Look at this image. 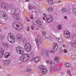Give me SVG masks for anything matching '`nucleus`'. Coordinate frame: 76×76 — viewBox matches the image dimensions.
I'll return each mask as SVG.
<instances>
[{"label": "nucleus", "mask_w": 76, "mask_h": 76, "mask_svg": "<svg viewBox=\"0 0 76 76\" xmlns=\"http://www.w3.org/2000/svg\"><path fill=\"white\" fill-rule=\"evenodd\" d=\"M12 10V13H14V14L13 15V16L16 20H20V16L19 14L20 13V10L18 9L13 8Z\"/></svg>", "instance_id": "obj_1"}, {"label": "nucleus", "mask_w": 76, "mask_h": 76, "mask_svg": "<svg viewBox=\"0 0 76 76\" xmlns=\"http://www.w3.org/2000/svg\"><path fill=\"white\" fill-rule=\"evenodd\" d=\"M8 39L10 43H13L15 41V37L12 33H10L8 35Z\"/></svg>", "instance_id": "obj_2"}, {"label": "nucleus", "mask_w": 76, "mask_h": 76, "mask_svg": "<svg viewBox=\"0 0 76 76\" xmlns=\"http://www.w3.org/2000/svg\"><path fill=\"white\" fill-rule=\"evenodd\" d=\"M16 51L17 53L20 55H23L24 54V50L20 46H18L16 48Z\"/></svg>", "instance_id": "obj_3"}, {"label": "nucleus", "mask_w": 76, "mask_h": 76, "mask_svg": "<svg viewBox=\"0 0 76 76\" xmlns=\"http://www.w3.org/2000/svg\"><path fill=\"white\" fill-rule=\"evenodd\" d=\"M0 17L1 18L4 19H7L8 18V16H7V14L6 12L3 10L0 11Z\"/></svg>", "instance_id": "obj_4"}, {"label": "nucleus", "mask_w": 76, "mask_h": 76, "mask_svg": "<svg viewBox=\"0 0 76 76\" xmlns=\"http://www.w3.org/2000/svg\"><path fill=\"white\" fill-rule=\"evenodd\" d=\"M13 26L14 28L17 30H21L22 29V25L19 23L14 24Z\"/></svg>", "instance_id": "obj_5"}, {"label": "nucleus", "mask_w": 76, "mask_h": 76, "mask_svg": "<svg viewBox=\"0 0 76 76\" xmlns=\"http://www.w3.org/2000/svg\"><path fill=\"white\" fill-rule=\"evenodd\" d=\"M25 50L27 52H29L31 50V45L28 43H27L25 46Z\"/></svg>", "instance_id": "obj_6"}, {"label": "nucleus", "mask_w": 76, "mask_h": 76, "mask_svg": "<svg viewBox=\"0 0 76 76\" xmlns=\"http://www.w3.org/2000/svg\"><path fill=\"white\" fill-rule=\"evenodd\" d=\"M33 22V23L34 24V25H37V24L38 23V25L39 26L40 28L42 27V23L41 22V21L40 20H34Z\"/></svg>", "instance_id": "obj_7"}, {"label": "nucleus", "mask_w": 76, "mask_h": 76, "mask_svg": "<svg viewBox=\"0 0 76 76\" xmlns=\"http://www.w3.org/2000/svg\"><path fill=\"white\" fill-rule=\"evenodd\" d=\"M64 36L66 38H69L70 37V33L67 30L65 31L64 32Z\"/></svg>", "instance_id": "obj_8"}, {"label": "nucleus", "mask_w": 76, "mask_h": 76, "mask_svg": "<svg viewBox=\"0 0 76 76\" xmlns=\"http://www.w3.org/2000/svg\"><path fill=\"white\" fill-rule=\"evenodd\" d=\"M1 7L2 8L5 9H7L9 7V4H6V3H2L1 5Z\"/></svg>", "instance_id": "obj_9"}, {"label": "nucleus", "mask_w": 76, "mask_h": 76, "mask_svg": "<svg viewBox=\"0 0 76 76\" xmlns=\"http://www.w3.org/2000/svg\"><path fill=\"white\" fill-rule=\"evenodd\" d=\"M53 45L54 47L53 48V50L54 51H57V50L58 49L57 44L56 43H54Z\"/></svg>", "instance_id": "obj_10"}, {"label": "nucleus", "mask_w": 76, "mask_h": 76, "mask_svg": "<svg viewBox=\"0 0 76 76\" xmlns=\"http://www.w3.org/2000/svg\"><path fill=\"white\" fill-rule=\"evenodd\" d=\"M28 7L29 9V10H32V8H33L34 9H35V10H36V9H37V7L33 4L31 6V4H29Z\"/></svg>", "instance_id": "obj_11"}, {"label": "nucleus", "mask_w": 76, "mask_h": 76, "mask_svg": "<svg viewBox=\"0 0 76 76\" xmlns=\"http://www.w3.org/2000/svg\"><path fill=\"white\" fill-rule=\"evenodd\" d=\"M29 60L28 58H24L21 56L19 58V60L21 61H26Z\"/></svg>", "instance_id": "obj_12"}, {"label": "nucleus", "mask_w": 76, "mask_h": 76, "mask_svg": "<svg viewBox=\"0 0 76 76\" xmlns=\"http://www.w3.org/2000/svg\"><path fill=\"white\" fill-rule=\"evenodd\" d=\"M17 39L19 41H22V37L23 36L22 35H21L20 34H18L17 35Z\"/></svg>", "instance_id": "obj_13"}, {"label": "nucleus", "mask_w": 76, "mask_h": 76, "mask_svg": "<svg viewBox=\"0 0 76 76\" xmlns=\"http://www.w3.org/2000/svg\"><path fill=\"white\" fill-rule=\"evenodd\" d=\"M10 63V60L9 59H7L4 61V64L5 66H8Z\"/></svg>", "instance_id": "obj_14"}, {"label": "nucleus", "mask_w": 76, "mask_h": 76, "mask_svg": "<svg viewBox=\"0 0 76 76\" xmlns=\"http://www.w3.org/2000/svg\"><path fill=\"white\" fill-rule=\"evenodd\" d=\"M48 72L47 69L44 67L42 69V72H41V73L42 75H45V73H47Z\"/></svg>", "instance_id": "obj_15"}, {"label": "nucleus", "mask_w": 76, "mask_h": 76, "mask_svg": "<svg viewBox=\"0 0 76 76\" xmlns=\"http://www.w3.org/2000/svg\"><path fill=\"white\" fill-rule=\"evenodd\" d=\"M21 57H24V58H29V55L27 53L24 54L23 55H22Z\"/></svg>", "instance_id": "obj_16"}, {"label": "nucleus", "mask_w": 76, "mask_h": 76, "mask_svg": "<svg viewBox=\"0 0 76 76\" xmlns=\"http://www.w3.org/2000/svg\"><path fill=\"white\" fill-rule=\"evenodd\" d=\"M41 60V58L39 57H37L34 59V61L36 63H37Z\"/></svg>", "instance_id": "obj_17"}, {"label": "nucleus", "mask_w": 76, "mask_h": 76, "mask_svg": "<svg viewBox=\"0 0 76 76\" xmlns=\"http://www.w3.org/2000/svg\"><path fill=\"white\" fill-rule=\"evenodd\" d=\"M56 63H58V64L60 63L59 60H60V58L59 57H56L54 59Z\"/></svg>", "instance_id": "obj_18"}, {"label": "nucleus", "mask_w": 76, "mask_h": 76, "mask_svg": "<svg viewBox=\"0 0 76 76\" xmlns=\"http://www.w3.org/2000/svg\"><path fill=\"white\" fill-rule=\"evenodd\" d=\"M3 46H4L6 50H7L8 49V48L9 47V45L7 43H4L3 44Z\"/></svg>", "instance_id": "obj_19"}, {"label": "nucleus", "mask_w": 76, "mask_h": 76, "mask_svg": "<svg viewBox=\"0 0 76 76\" xmlns=\"http://www.w3.org/2000/svg\"><path fill=\"white\" fill-rule=\"evenodd\" d=\"M4 50H2L0 51V57H2L4 55Z\"/></svg>", "instance_id": "obj_20"}, {"label": "nucleus", "mask_w": 76, "mask_h": 76, "mask_svg": "<svg viewBox=\"0 0 76 76\" xmlns=\"http://www.w3.org/2000/svg\"><path fill=\"white\" fill-rule=\"evenodd\" d=\"M47 1L48 2V4L53 5V0H47Z\"/></svg>", "instance_id": "obj_21"}, {"label": "nucleus", "mask_w": 76, "mask_h": 76, "mask_svg": "<svg viewBox=\"0 0 76 76\" xmlns=\"http://www.w3.org/2000/svg\"><path fill=\"white\" fill-rule=\"evenodd\" d=\"M53 19H46V21L48 23H51V22H52Z\"/></svg>", "instance_id": "obj_22"}, {"label": "nucleus", "mask_w": 76, "mask_h": 76, "mask_svg": "<svg viewBox=\"0 0 76 76\" xmlns=\"http://www.w3.org/2000/svg\"><path fill=\"white\" fill-rule=\"evenodd\" d=\"M9 7L10 10H12H12H13V9H15L13 8V5L12 4H10V5L9 6Z\"/></svg>", "instance_id": "obj_23"}, {"label": "nucleus", "mask_w": 76, "mask_h": 76, "mask_svg": "<svg viewBox=\"0 0 76 76\" xmlns=\"http://www.w3.org/2000/svg\"><path fill=\"white\" fill-rule=\"evenodd\" d=\"M53 19V17L50 15H48L46 16V19Z\"/></svg>", "instance_id": "obj_24"}, {"label": "nucleus", "mask_w": 76, "mask_h": 76, "mask_svg": "<svg viewBox=\"0 0 76 76\" xmlns=\"http://www.w3.org/2000/svg\"><path fill=\"white\" fill-rule=\"evenodd\" d=\"M10 55V53H6L5 54L4 57L5 58H7Z\"/></svg>", "instance_id": "obj_25"}, {"label": "nucleus", "mask_w": 76, "mask_h": 76, "mask_svg": "<svg viewBox=\"0 0 76 76\" xmlns=\"http://www.w3.org/2000/svg\"><path fill=\"white\" fill-rule=\"evenodd\" d=\"M50 65L52 67H55V66H56V64L54 63V62L53 61H51L50 62Z\"/></svg>", "instance_id": "obj_26"}, {"label": "nucleus", "mask_w": 76, "mask_h": 76, "mask_svg": "<svg viewBox=\"0 0 76 76\" xmlns=\"http://www.w3.org/2000/svg\"><path fill=\"white\" fill-rule=\"evenodd\" d=\"M72 39L73 41H76V34H74L72 37Z\"/></svg>", "instance_id": "obj_27"}, {"label": "nucleus", "mask_w": 76, "mask_h": 76, "mask_svg": "<svg viewBox=\"0 0 76 76\" xmlns=\"http://www.w3.org/2000/svg\"><path fill=\"white\" fill-rule=\"evenodd\" d=\"M50 52L47 51H46V57H50Z\"/></svg>", "instance_id": "obj_28"}, {"label": "nucleus", "mask_w": 76, "mask_h": 76, "mask_svg": "<svg viewBox=\"0 0 76 76\" xmlns=\"http://www.w3.org/2000/svg\"><path fill=\"white\" fill-rule=\"evenodd\" d=\"M71 58L73 60H75L76 59V55H73L71 56Z\"/></svg>", "instance_id": "obj_29"}, {"label": "nucleus", "mask_w": 76, "mask_h": 76, "mask_svg": "<svg viewBox=\"0 0 76 76\" xmlns=\"http://www.w3.org/2000/svg\"><path fill=\"white\" fill-rule=\"evenodd\" d=\"M40 54L42 56L45 55V51L44 50H42L40 53Z\"/></svg>", "instance_id": "obj_30"}, {"label": "nucleus", "mask_w": 76, "mask_h": 76, "mask_svg": "<svg viewBox=\"0 0 76 76\" xmlns=\"http://www.w3.org/2000/svg\"><path fill=\"white\" fill-rule=\"evenodd\" d=\"M38 67L40 70H42L44 67H45L43 65H40Z\"/></svg>", "instance_id": "obj_31"}, {"label": "nucleus", "mask_w": 76, "mask_h": 76, "mask_svg": "<svg viewBox=\"0 0 76 76\" xmlns=\"http://www.w3.org/2000/svg\"><path fill=\"white\" fill-rule=\"evenodd\" d=\"M58 41L60 44H61V43H63V40L61 39H58Z\"/></svg>", "instance_id": "obj_32"}, {"label": "nucleus", "mask_w": 76, "mask_h": 76, "mask_svg": "<svg viewBox=\"0 0 76 76\" xmlns=\"http://www.w3.org/2000/svg\"><path fill=\"white\" fill-rule=\"evenodd\" d=\"M58 30H60V29H62V28H61V25H58Z\"/></svg>", "instance_id": "obj_33"}, {"label": "nucleus", "mask_w": 76, "mask_h": 76, "mask_svg": "<svg viewBox=\"0 0 76 76\" xmlns=\"http://www.w3.org/2000/svg\"><path fill=\"white\" fill-rule=\"evenodd\" d=\"M42 38L43 40H46L47 39V37L45 35H44L42 36Z\"/></svg>", "instance_id": "obj_34"}, {"label": "nucleus", "mask_w": 76, "mask_h": 76, "mask_svg": "<svg viewBox=\"0 0 76 76\" xmlns=\"http://www.w3.org/2000/svg\"><path fill=\"white\" fill-rule=\"evenodd\" d=\"M30 54L32 57L34 56V53L33 51H31L30 53Z\"/></svg>", "instance_id": "obj_35"}, {"label": "nucleus", "mask_w": 76, "mask_h": 76, "mask_svg": "<svg viewBox=\"0 0 76 76\" xmlns=\"http://www.w3.org/2000/svg\"><path fill=\"white\" fill-rule=\"evenodd\" d=\"M62 11L63 13H65L66 12H67V10L66 8H63L62 9Z\"/></svg>", "instance_id": "obj_36"}, {"label": "nucleus", "mask_w": 76, "mask_h": 76, "mask_svg": "<svg viewBox=\"0 0 76 76\" xmlns=\"http://www.w3.org/2000/svg\"><path fill=\"white\" fill-rule=\"evenodd\" d=\"M66 66V67H70L71 66V64H69V63H67L65 64Z\"/></svg>", "instance_id": "obj_37"}, {"label": "nucleus", "mask_w": 76, "mask_h": 76, "mask_svg": "<svg viewBox=\"0 0 76 76\" xmlns=\"http://www.w3.org/2000/svg\"><path fill=\"white\" fill-rule=\"evenodd\" d=\"M61 70V67H60V66H59L57 67V71L58 72H59Z\"/></svg>", "instance_id": "obj_38"}, {"label": "nucleus", "mask_w": 76, "mask_h": 76, "mask_svg": "<svg viewBox=\"0 0 76 76\" xmlns=\"http://www.w3.org/2000/svg\"><path fill=\"white\" fill-rule=\"evenodd\" d=\"M38 39L39 41V42L40 44L42 43V39L41 37H40L39 38H38Z\"/></svg>", "instance_id": "obj_39"}, {"label": "nucleus", "mask_w": 76, "mask_h": 76, "mask_svg": "<svg viewBox=\"0 0 76 76\" xmlns=\"http://www.w3.org/2000/svg\"><path fill=\"white\" fill-rule=\"evenodd\" d=\"M72 28H75V27H76V23H73L72 24Z\"/></svg>", "instance_id": "obj_40"}, {"label": "nucleus", "mask_w": 76, "mask_h": 76, "mask_svg": "<svg viewBox=\"0 0 76 76\" xmlns=\"http://www.w3.org/2000/svg\"><path fill=\"white\" fill-rule=\"evenodd\" d=\"M72 46L73 47V48H76V43H73L72 45Z\"/></svg>", "instance_id": "obj_41"}, {"label": "nucleus", "mask_w": 76, "mask_h": 76, "mask_svg": "<svg viewBox=\"0 0 76 76\" xmlns=\"http://www.w3.org/2000/svg\"><path fill=\"white\" fill-rule=\"evenodd\" d=\"M48 10L50 12H52L53 10V9L52 8H49L48 9Z\"/></svg>", "instance_id": "obj_42"}, {"label": "nucleus", "mask_w": 76, "mask_h": 76, "mask_svg": "<svg viewBox=\"0 0 76 76\" xmlns=\"http://www.w3.org/2000/svg\"><path fill=\"white\" fill-rule=\"evenodd\" d=\"M36 42V44L37 45H39V42H38V39H35Z\"/></svg>", "instance_id": "obj_43"}, {"label": "nucleus", "mask_w": 76, "mask_h": 76, "mask_svg": "<svg viewBox=\"0 0 76 76\" xmlns=\"http://www.w3.org/2000/svg\"><path fill=\"white\" fill-rule=\"evenodd\" d=\"M54 67H52L50 68V72H53V70H54Z\"/></svg>", "instance_id": "obj_44"}, {"label": "nucleus", "mask_w": 76, "mask_h": 76, "mask_svg": "<svg viewBox=\"0 0 76 76\" xmlns=\"http://www.w3.org/2000/svg\"><path fill=\"white\" fill-rule=\"evenodd\" d=\"M45 34H46V33L45 32V31H43L42 32V35H45Z\"/></svg>", "instance_id": "obj_45"}, {"label": "nucleus", "mask_w": 76, "mask_h": 76, "mask_svg": "<svg viewBox=\"0 0 76 76\" xmlns=\"http://www.w3.org/2000/svg\"><path fill=\"white\" fill-rule=\"evenodd\" d=\"M67 73L68 75H70V74H71V72H70V70H68L67 71Z\"/></svg>", "instance_id": "obj_46"}, {"label": "nucleus", "mask_w": 76, "mask_h": 76, "mask_svg": "<svg viewBox=\"0 0 76 76\" xmlns=\"http://www.w3.org/2000/svg\"><path fill=\"white\" fill-rule=\"evenodd\" d=\"M3 38V35L2 34L0 35V39H1Z\"/></svg>", "instance_id": "obj_47"}, {"label": "nucleus", "mask_w": 76, "mask_h": 76, "mask_svg": "<svg viewBox=\"0 0 76 76\" xmlns=\"http://www.w3.org/2000/svg\"><path fill=\"white\" fill-rule=\"evenodd\" d=\"M70 10H68L66 11V14H70Z\"/></svg>", "instance_id": "obj_48"}, {"label": "nucleus", "mask_w": 76, "mask_h": 76, "mask_svg": "<svg viewBox=\"0 0 76 76\" xmlns=\"http://www.w3.org/2000/svg\"><path fill=\"white\" fill-rule=\"evenodd\" d=\"M34 61H35V58L33 57L32 58L31 60H30V61L31 62H32V61H34Z\"/></svg>", "instance_id": "obj_49"}, {"label": "nucleus", "mask_w": 76, "mask_h": 76, "mask_svg": "<svg viewBox=\"0 0 76 76\" xmlns=\"http://www.w3.org/2000/svg\"><path fill=\"white\" fill-rule=\"evenodd\" d=\"M34 16L33 15H31V16H30V19H34V18H33V16Z\"/></svg>", "instance_id": "obj_50"}, {"label": "nucleus", "mask_w": 76, "mask_h": 76, "mask_svg": "<svg viewBox=\"0 0 76 76\" xmlns=\"http://www.w3.org/2000/svg\"><path fill=\"white\" fill-rule=\"evenodd\" d=\"M72 10L73 12H74L75 13H76V8H74L72 9Z\"/></svg>", "instance_id": "obj_51"}, {"label": "nucleus", "mask_w": 76, "mask_h": 76, "mask_svg": "<svg viewBox=\"0 0 76 76\" xmlns=\"http://www.w3.org/2000/svg\"><path fill=\"white\" fill-rule=\"evenodd\" d=\"M64 53H67V50L66 49H64Z\"/></svg>", "instance_id": "obj_52"}, {"label": "nucleus", "mask_w": 76, "mask_h": 76, "mask_svg": "<svg viewBox=\"0 0 76 76\" xmlns=\"http://www.w3.org/2000/svg\"><path fill=\"white\" fill-rule=\"evenodd\" d=\"M27 28V31H29V26H28Z\"/></svg>", "instance_id": "obj_53"}, {"label": "nucleus", "mask_w": 76, "mask_h": 76, "mask_svg": "<svg viewBox=\"0 0 76 76\" xmlns=\"http://www.w3.org/2000/svg\"><path fill=\"white\" fill-rule=\"evenodd\" d=\"M27 72H31V69H28L27 70Z\"/></svg>", "instance_id": "obj_54"}, {"label": "nucleus", "mask_w": 76, "mask_h": 76, "mask_svg": "<svg viewBox=\"0 0 76 76\" xmlns=\"http://www.w3.org/2000/svg\"><path fill=\"white\" fill-rule=\"evenodd\" d=\"M23 42H26L27 41L25 39H24L23 40Z\"/></svg>", "instance_id": "obj_55"}, {"label": "nucleus", "mask_w": 76, "mask_h": 76, "mask_svg": "<svg viewBox=\"0 0 76 76\" xmlns=\"http://www.w3.org/2000/svg\"><path fill=\"white\" fill-rule=\"evenodd\" d=\"M67 16H64V19H66V20H67Z\"/></svg>", "instance_id": "obj_56"}, {"label": "nucleus", "mask_w": 76, "mask_h": 76, "mask_svg": "<svg viewBox=\"0 0 76 76\" xmlns=\"http://www.w3.org/2000/svg\"><path fill=\"white\" fill-rule=\"evenodd\" d=\"M43 15L45 17H46V18H47L46 14H45V13H43Z\"/></svg>", "instance_id": "obj_57"}, {"label": "nucleus", "mask_w": 76, "mask_h": 76, "mask_svg": "<svg viewBox=\"0 0 76 76\" xmlns=\"http://www.w3.org/2000/svg\"><path fill=\"white\" fill-rule=\"evenodd\" d=\"M69 43V44H73V42L72 41L70 42Z\"/></svg>", "instance_id": "obj_58"}, {"label": "nucleus", "mask_w": 76, "mask_h": 76, "mask_svg": "<svg viewBox=\"0 0 76 76\" xmlns=\"http://www.w3.org/2000/svg\"><path fill=\"white\" fill-rule=\"evenodd\" d=\"M47 63H48V64L50 63V61H46Z\"/></svg>", "instance_id": "obj_59"}, {"label": "nucleus", "mask_w": 76, "mask_h": 76, "mask_svg": "<svg viewBox=\"0 0 76 76\" xmlns=\"http://www.w3.org/2000/svg\"><path fill=\"white\" fill-rule=\"evenodd\" d=\"M27 22H29V21H30V20H29V19H27Z\"/></svg>", "instance_id": "obj_60"}, {"label": "nucleus", "mask_w": 76, "mask_h": 76, "mask_svg": "<svg viewBox=\"0 0 76 76\" xmlns=\"http://www.w3.org/2000/svg\"><path fill=\"white\" fill-rule=\"evenodd\" d=\"M43 19L44 20H45V18L44 17H43Z\"/></svg>", "instance_id": "obj_61"}, {"label": "nucleus", "mask_w": 76, "mask_h": 76, "mask_svg": "<svg viewBox=\"0 0 76 76\" xmlns=\"http://www.w3.org/2000/svg\"><path fill=\"white\" fill-rule=\"evenodd\" d=\"M31 29H33V30H34V28H33V27H32V26L31 27Z\"/></svg>", "instance_id": "obj_62"}, {"label": "nucleus", "mask_w": 76, "mask_h": 76, "mask_svg": "<svg viewBox=\"0 0 76 76\" xmlns=\"http://www.w3.org/2000/svg\"><path fill=\"white\" fill-rule=\"evenodd\" d=\"M54 3H57V1H55L54 2Z\"/></svg>", "instance_id": "obj_63"}, {"label": "nucleus", "mask_w": 76, "mask_h": 76, "mask_svg": "<svg viewBox=\"0 0 76 76\" xmlns=\"http://www.w3.org/2000/svg\"><path fill=\"white\" fill-rule=\"evenodd\" d=\"M63 47H66V46H65V45H63Z\"/></svg>", "instance_id": "obj_64"}]
</instances>
